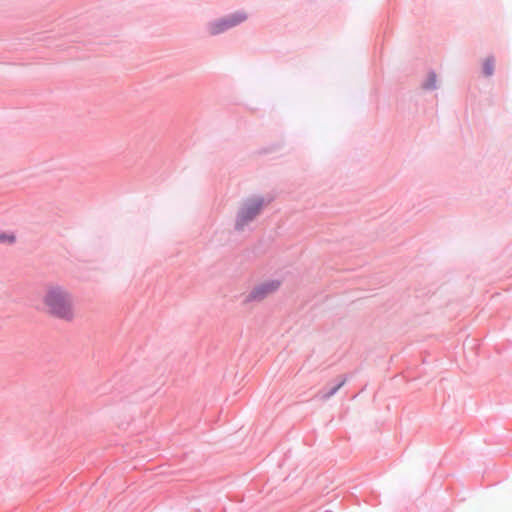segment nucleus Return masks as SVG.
<instances>
[{"label":"nucleus","mask_w":512,"mask_h":512,"mask_svg":"<svg viewBox=\"0 0 512 512\" xmlns=\"http://www.w3.org/2000/svg\"><path fill=\"white\" fill-rule=\"evenodd\" d=\"M43 311L52 318L72 322L77 318V309L72 293L59 284H49L41 297Z\"/></svg>","instance_id":"obj_1"},{"label":"nucleus","mask_w":512,"mask_h":512,"mask_svg":"<svg viewBox=\"0 0 512 512\" xmlns=\"http://www.w3.org/2000/svg\"><path fill=\"white\" fill-rule=\"evenodd\" d=\"M434 82H435V76L433 75L432 76V84H431V86H433Z\"/></svg>","instance_id":"obj_8"},{"label":"nucleus","mask_w":512,"mask_h":512,"mask_svg":"<svg viewBox=\"0 0 512 512\" xmlns=\"http://www.w3.org/2000/svg\"><path fill=\"white\" fill-rule=\"evenodd\" d=\"M263 200L261 198H251L243 202L238 212L236 220V228L243 229L250 221H252L261 211Z\"/></svg>","instance_id":"obj_2"},{"label":"nucleus","mask_w":512,"mask_h":512,"mask_svg":"<svg viewBox=\"0 0 512 512\" xmlns=\"http://www.w3.org/2000/svg\"><path fill=\"white\" fill-rule=\"evenodd\" d=\"M247 19V15L244 12H236L228 17L220 19L209 25L208 29L211 35H216L224 32L225 30L232 28Z\"/></svg>","instance_id":"obj_3"},{"label":"nucleus","mask_w":512,"mask_h":512,"mask_svg":"<svg viewBox=\"0 0 512 512\" xmlns=\"http://www.w3.org/2000/svg\"><path fill=\"white\" fill-rule=\"evenodd\" d=\"M345 380H342L337 386H335L331 391H329L327 394H326V397H331L332 395H334L338 389H340L343 384H344Z\"/></svg>","instance_id":"obj_7"},{"label":"nucleus","mask_w":512,"mask_h":512,"mask_svg":"<svg viewBox=\"0 0 512 512\" xmlns=\"http://www.w3.org/2000/svg\"><path fill=\"white\" fill-rule=\"evenodd\" d=\"M0 241L3 242V243H13L15 241V236L14 235L2 234L0 236Z\"/></svg>","instance_id":"obj_6"},{"label":"nucleus","mask_w":512,"mask_h":512,"mask_svg":"<svg viewBox=\"0 0 512 512\" xmlns=\"http://www.w3.org/2000/svg\"><path fill=\"white\" fill-rule=\"evenodd\" d=\"M280 287V281L270 280L255 287L248 296L249 301L262 300Z\"/></svg>","instance_id":"obj_4"},{"label":"nucleus","mask_w":512,"mask_h":512,"mask_svg":"<svg viewBox=\"0 0 512 512\" xmlns=\"http://www.w3.org/2000/svg\"><path fill=\"white\" fill-rule=\"evenodd\" d=\"M494 71V62L490 59L486 60L483 64V72L486 76H491Z\"/></svg>","instance_id":"obj_5"}]
</instances>
